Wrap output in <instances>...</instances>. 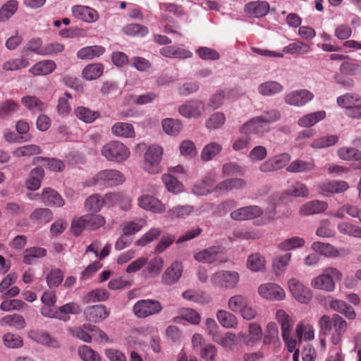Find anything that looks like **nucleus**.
<instances>
[{
    "label": "nucleus",
    "instance_id": "f257e3e1",
    "mask_svg": "<svg viewBox=\"0 0 361 361\" xmlns=\"http://www.w3.org/2000/svg\"><path fill=\"white\" fill-rule=\"evenodd\" d=\"M276 214L273 209L271 211L264 212L263 209L257 205L243 207L231 212L230 216L235 221H247L261 217L258 225L266 224L271 221Z\"/></svg>",
    "mask_w": 361,
    "mask_h": 361
},
{
    "label": "nucleus",
    "instance_id": "f03ea898",
    "mask_svg": "<svg viewBox=\"0 0 361 361\" xmlns=\"http://www.w3.org/2000/svg\"><path fill=\"white\" fill-rule=\"evenodd\" d=\"M342 278L341 272L334 267H328L324 272L314 277L310 282V286L318 290L326 292H333L335 289V282Z\"/></svg>",
    "mask_w": 361,
    "mask_h": 361
},
{
    "label": "nucleus",
    "instance_id": "7ed1b4c3",
    "mask_svg": "<svg viewBox=\"0 0 361 361\" xmlns=\"http://www.w3.org/2000/svg\"><path fill=\"white\" fill-rule=\"evenodd\" d=\"M101 154L109 161L122 163L129 158L130 151L123 142L112 140L102 147Z\"/></svg>",
    "mask_w": 361,
    "mask_h": 361
},
{
    "label": "nucleus",
    "instance_id": "20e7f679",
    "mask_svg": "<svg viewBox=\"0 0 361 361\" xmlns=\"http://www.w3.org/2000/svg\"><path fill=\"white\" fill-rule=\"evenodd\" d=\"M123 174L116 169H105L98 172L94 176L87 180L84 185L87 187L96 185H105L116 186L122 184L125 181Z\"/></svg>",
    "mask_w": 361,
    "mask_h": 361
},
{
    "label": "nucleus",
    "instance_id": "39448f33",
    "mask_svg": "<svg viewBox=\"0 0 361 361\" xmlns=\"http://www.w3.org/2000/svg\"><path fill=\"white\" fill-rule=\"evenodd\" d=\"M227 307L232 312L240 313L246 320H251L257 316V310L250 305L247 297L244 295L231 296L228 300Z\"/></svg>",
    "mask_w": 361,
    "mask_h": 361
},
{
    "label": "nucleus",
    "instance_id": "423d86ee",
    "mask_svg": "<svg viewBox=\"0 0 361 361\" xmlns=\"http://www.w3.org/2000/svg\"><path fill=\"white\" fill-rule=\"evenodd\" d=\"M276 319L281 325V334L288 352L292 353L297 346V340L291 334L293 324L292 317L283 310L276 312Z\"/></svg>",
    "mask_w": 361,
    "mask_h": 361
},
{
    "label": "nucleus",
    "instance_id": "0eeeda50",
    "mask_svg": "<svg viewBox=\"0 0 361 361\" xmlns=\"http://www.w3.org/2000/svg\"><path fill=\"white\" fill-rule=\"evenodd\" d=\"M162 309V305L159 301L152 299H143L137 301L134 304L133 312L137 318L144 319L160 313Z\"/></svg>",
    "mask_w": 361,
    "mask_h": 361
},
{
    "label": "nucleus",
    "instance_id": "6e6552de",
    "mask_svg": "<svg viewBox=\"0 0 361 361\" xmlns=\"http://www.w3.org/2000/svg\"><path fill=\"white\" fill-rule=\"evenodd\" d=\"M163 154L162 148L156 145L149 146L145 153L143 169L152 174L158 173L161 171L160 161Z\"/></svg>",
    "mask_w": 361,
    "mask_h": 361
},
{
    "label": "nucleus",
    "instance_id": "1a4fd4ad",
    "mask_svg": "<svg viewBox=\"0 0 361 361\" xmlns=\"http://www.w3.org/2000/svg\"><path fill=\"white\" fill-rule=\"evenodd\" d=\"M240 279L239 274L235 271H220L211 277V283L220 288H235Z\"/></svg>",
    "mask_w": 361,
    "mask_h": 361
},
{
    "label": "nucleus",
    "instance_id": "9d476101",
    "mask_svg": "<svg viewBox=\"0 0 361 361\" xmlns=\"http://www.w3.org/2000/svg\"><path fill=\"white\" fill-rule=\"evenodd\" d=\"M288 284L290 293L298 302L307 304L312 300L313 296L312 290L305 287L298 279L292 278L288 281Z\"/></svg>",
    "mask_w": 361,
    "mask_h": 361
},
{
    "label": "nucleus",
    "instance_id": "9b49d317",
    "mask_svg": "<svg viewBox=\"0 0 361 361\" xmlns=\"http://www.w3.org/2000/svg\"><path fill=\"white\" fill-rule=\"evenodd\" d=\"M257 291L262 298L268 300L281 301L286 297L284 290L280 286L274 283L260 285Z\"/></svg>",
    "mask_w": 361,
    "mask_h": 361
},
{
    "label": "nucleus",
    "instance_id": "f8f14e48",
    "mask_svg": "<svg viewBox=\"0 0 361 361\" xmlns=\"http://www.w3.org/2000/svg\"><path fill=\"white\" fill-rule=\"evenodd\" d=\"M204 111V103L197 99L189 100L178 107L179 114L188 118H197L202 115Z\"/></svg>",
    "mask_w": 361,
    "mask_h": 361
},
{
    "label": "nucleus",
    "instance_id": "ddd939ff",
    "mask_svg": "<svg viewBox=\"0 0 361 361\" xmlns=\"http://www.w3.org/2000/svg\"><path fill=\"white\" fill-rule=\"evenodd\" d=\"M291 156L288 153L275 155L264 161L259 166V170L263 173L272 172L283 169L290 161Z\"/></svg>",
    "mask_w": 361,
    "mask_h": 361
},
{
    "label": "nucleus",
    "instance_id": "4468645a",
    "mask_svg": "<svg viewBox=\"0 0 361 361\" xmlns=\"http://www.w3.org/2000/svg\"><path fill=\"white\" fill-rule=\"evenodd\" d=\"M223 252L221 246H212L196 252L194 258L199 262L212 264L222 262L220 256Z\"/></svg>",
    "mask_w": 361,
    "mask_h": 361
},
{
    "label": "nucleus",
    "instance_id": "2eb2a0df",
    "mask_svg": "<svg viewBox=\"0 0 361 361\" xmlns=\"http://www.w3.org/2000/svg\"><path fill=\"white\" fill-rule=\"evenodd\" d=\"M313 97L314 94L310 91L307 90H298L286 94L284 102L290 106H302L311 101Z\"/></svg>",
    "mask_w": 361,
    "mask_h": 361
},
{
    "label": "nucleus",
    "instance_id": "dca6fc26",
    "mask_svg": "<svg viewBox=\"0 0 361 361\" xmlns=\"http://www.w3.org/2000/svg\"><path fill=\"white\" fill-rule=\"evenodd\" d=\"M183 267L180 262H173L166 269L161 276V283L166 286L176 283L183 274Z\"/></svg>",
    "mask_w": 361,
    "mask_h": 361
},
{
    "label": "nucleus",
    "instance_id": "f3484780",
    "mask_svg": "<svg viewBox=\"0 0 361 361\" xmlns=\"http://www.w3.org/2000/svg\"><path fill=\"white\" fill-rule=\"evenodd\" d=\"M73 16L85 23H93L98 20L99 13L92 7L82 5H75L72 7Z\"/></svg>",
    "mask_w": 361,
    "mask_h": 361
},
{
    "label": "nucleus",
    "instance_id": "a211bd4d",
    "mask_svg": "<svg viewBox=\"0 0 361 361\" xmlns=\"http://www.w3.org/2000/svg\"><path fill=\"white\" fill-rule=\"evenodd\" d=\"M140 207L154 213H163L166 210L165 205L156 197L149 195H142L137 198Z\"/></svg>",
    "mask_w": 361,
    "mask_h": 361
},
{
    "label": "nucleus",
    "instance_id": "6ab92c4d",
    "mask_svg": "<svg viewBox=\"0 0 361 361\" xmlns=\"http://www.w3.org/2000/svg\"><path fill=\"white\" fill-rule=\"evenodd\" d=\"M266 126L267 124L264 123L263 120L257 116L243 124L240 127L239 131L242 134L262 135L268 131Z\"/></svg>",
    "mask_w": 361,
    "mask_h": 361
},
{
    "label": "nucleus",
    "instance_id": "aec40b11",
    "mask_svg": "<svg viewBox=\"0 0 361 361\" xmlns=\"http://www.w3.org/2000/svg\"><path fill=\"white\" fill-rule=\"evenodd\" d=\"M84 314L87 320L97 323L105 319L109 315V311L104 305H96L87 307Z\"/></svg>",
    "mask_w": 361,
    "mask_h": 361
},
{
    "label": "nucleus",
    "instance_id": "412c9836",
    "mask_svg": "<svg viewBox=\"0 0 361 361\" xmlns=\"http://www.w3.org/2000/svg\"><path fill=\"white\" fill-rule=\"evenodd\" d=\"M41 199L44 204L47 206L61 207L65 204V201L61 195L57 191L50 188L43 189Z\"/></svg>",
    "mask_w": 361,
    "mask_h": 361
},
{
    "label": "nucleus",
    "instance_id": "4be33fe9",
    "mask_svg": "<svg viewBox=\"0 0 361 361\" xmlns=\"http://www.w3.org/2000/svg\"><path fill=\"white\" fill-rule=\"evenodd\" d=\"M159 53L163 56L172 59H185L192 56V53L190 50L175 46L164 47L160 49Z\"/></svg>",
    "mask_w": 361,
    "mask_h": 361
},
{
    "label": "nucleus",
    "instance_id": "5701e85b",
    "mask_svg": "<svg viewBox=\"0 0 361 361\" xmlns=\"http://www.w3.org/2000/svg\"><path fill=\"white\" fill-rule=\"evenodd\" d=\"M28 336L32 341L42 345L55 348L60 346L59 342L56 338H52L48 333L43 331L32 330L29 331Z\"/></svg>",
    "mask_w": 361,
    "mask_h": 361
},
{
    "label": "nucleus",
    "instance_id": "b1692460",
    "mask_svg": "<svg viewBox=\"0 0 361 361\" xmlns=\"http://www.w3.org/2000/svg\"><path fill=\"white\" fill-rule=\"evenodd\" d=\"M56 68L54 61L47 59L36 63L30 68L29 72L34 76L47 75L53 73Z\"/></svg>",
    "mask_w": 361,
    "mask_h": 361
},
{
    "label": "nucleus",
    "instance_id": "393cba45",
    "mask_svg": "<svg viewBox=\"0 0 361 361\" xmlns=\"http://www.w3.org/2000/svg\"><path fill=\"white\" fill-rule=\"evenodd\" d=\"M216 180L213 177L207 176L197 181L192 187V191L197 195H207L214 191Z\"/></svg>",
    "mask_w": 361,
    "mask_h": 361
},
{
    "label": "nucleus",
    "instance_id": "a878e982",
    "mask_svg": "<svg viewBox=\"0 0 361 361\" xmlns=\"http://www.w3.org/2000/svg\"><path fill=\"white\" fill-rule=\"evenodd\" d=\"M295 334L298 338L297 343L302 340L311 341L314 338L313 326L307 321L299 322L295 327Z\"/></svg>",
    "mask_w": 361,
    "mask_h": 361
},
{
    "label": "nucleus",
    "instance_id": "bb28decb",
    "mask_svg": "<svg viewBox=\"0 0 361 361\" xmlns=\"http://www.w3.org/2000/svg\"><path fill=\"white\" fill-rule=\"evenodd\" d=\"M311 249L319 255L326 257H336L340 256L339 250L327 243L320 241L314 242L311 245Z\"/></svg>",
    "mask_w": 361,
    "mask_h": 361
},
{
    "label": "nucleus",
    "instance_id": "cd10ccee",
    "mask_svg": "<svg viewBox=\"0 0 361 361\" xmlns=\"http://www.w3.org/2000/svg\"><path fill=\"white\" fill-rule=\"evenodd\" d=\"M329 307L331 310L343 314L348 319L353 320L356 317L353 307L344 301L332 299L329 302Z\"/></svg>",
    "mask_w": 361,
    "mask_h": 361
},
{
    "label": "nucleus",
    "instance_id": "c85d7f7f",
    "mask_svg": "<svg viewBox=\"0 0 361 361\" xmlns=\"http://www.w3.org/2000/svg\"><path fill=\"white\" fill-rule=\"evenodd\" d=\"M328 207L326 202L312 200L303 204L300 209L301 215H312L324 212Z\"/></svg>",
    "mask_w": 361,
    "mask_h": 361
},
{
    "label": "nucleus",
    "instance_id": "c756f323",
    "mask_svg": "<svg viewBox=\"0 0 361 361\" xmlns=\"http://www.w3.org/2000/svg\"><path fill=\"white\" fill-rule=\"evenodd\" d=\"M82 312L81 306L74 302H68L58 308L57 319L67 322L70 319L69 314H78Z\"/></svg>",
    "mask_w": 361,
    "mask_h": 361
},
{
    "label": "nucleus",
    "instance_id": "7c9ffc66",
    "mask_svg": "<svg viewBox=\"0 0 361 361\" xmlns=\"http://www.w3.org/2000/svg\"><path fill=\"white\" fill-rule=\"evenodd\" d=\"M326 117V111L321 110L307 114L300 117L298 121V125L302 128H310L322 121Z\"/></svg>",
    "mask_w": 361,
    "mask_h": 361
},
{
    "label": "nucleus",
    "instance_id": "2f4dec72",
    "mask_svg": "<svg viewBox=\"0 0 361 361\" xmlns=\"http://www.w3.org/2000/svg\"><path fill=\"white\" fill-rule=\"evenodd\" d=\"M22 104L32 113L46 110L47 104L35 96H25L21 99Z\"/></svg>",
    "mask_w": 361,
    "mask_h": 361
},
{
    "label": "nucleus",
    "instance_id": "473e14b6",
    "mask_svg": "<svg viewBox=\"0 0 361 361\" xmlns=\"http://www.w3.org/2000/svg\"><path fill=\"white\" fill-rule=\"evenodd\" d=\"M292 254L286 252L276 256L273 259V269L276 276L282 275L287 269L291 260Z\"/></svg>",
    "mask_w": 361,
    "mask_h": 361
},
{
    "label": "nucleus",
    "instance_id": "72a5a7b5",
    "mask_svg": "<svg viewBox=\"0 0 361 361\" xmlns=\"http://www.w3.org/2000/svg\"><path fill=\"white\" fill-rule=\"evenodd\" d=\"M111 133L116 137L131 138L135 137L133 126L128 123L117 122L111 127Z\"/></svg>",
    "mask_w": 361,
    "mask_h": 361
},
{
    "label": "nucleus",
    "instance_id": "f704fd0d",
    "mask_svg": "<svg viewBox=\"0 0 361 361\" xmlns=\"http://www.w3.org/2000/svg\"><path fill=\"white\" fill-rule=\"evenodd\" d=\"M312 51L310 44L301 40H296L289 44L283 49V51L286 54L292 55L306 54Z\"/></svg>",
    "mask_w": 361,
    "mask_h": 361
},
{
    "label": "nucleus",
    "instance_id": "c9c22d12",
    "mask_svg": "<svg viewBox=\"0 0 361 361\" xmlns=\"http://www.w3.org/2000/svg\"><path fill=\"white\" fill-rule=\"evenodd\" d=\"M216 319L219 324L226 329H233L238 326L237 317L229 311L225 310H218Z\"/></svg>",
    "mask_w": 361,
    "mask_h": 361
},
{
    "label": "nucleus",
    "instance_id": "e433bc0d",
    "mask_svg": "<svg viewBox=\"0 0 361 361\" xmlns=\"http://www.w3.org/2000/svg\"><path fill=\"white\" fill-rule=\"evenodd\" d=\"M30 220L38 225L45 224L53 219V213L48 208H37L30 215Z\"/></svg>",
    "mask_w": 361,
    "mask_h": 361
},
{
    "label": "nucleus",
    "instance_id": "4c0bfd02",
    "mask_svg": "<svg viewBox=\"0 0 361 361\" xmlns=\"http://www.w3.org/2000/svg\"><path fill=\"white\" fill-rule=\"evenodd\" d=\"M338 142L336 135L326 134L314 139L310 144V147L314 149L328 148L335 145Z\"/></svg>",
    "mask_w": 361,
    "mask_h": 361
},
{
    "label": "nucleus",
    "instance_id": "58836bf2",
    "mask_svg": "<svg viewBox=\"0 0 361 361\" xmlns=\"http://www.w3.org/2000/svg\"><path fill=\"white\" fill-rule=\"evenodd\" d=\"M105 49L99 45L85 47L77 52V57L82 60H92L103 54Z\"/></svg>",
    "mask_w": 361,
    "mask_h": 361
},
{
    "label": "nucleus",
    "instance_id": "ea45409f",
    "mask_svg": "<svg viewBox=\"0 0 361 361\" xmlns=\"http://www.w3.org/2000/svg\"><path fill=\"white\" fill-rule=\"evenodd\" d=\"M283 90V86L274 80H269L261 83L258 87V92L263 96H273L281 92Z\"/></svg>",
    "mask_w": 361,
    "mask_h": 361
},
{
    "label": "nucleus",
    "instance_id": "a19ab883",
    "mask_svg": "<svg viewBox=\"0 0 361 361\" xmlns=\"http://www.w3.org/2000/svg\"><path fill=\"white\" fill-rule=\"evenodd\" d=\"M246 11L256 18L266 16L269 11V4L267 1L251 2L246 5Z\"/></svg>",
    "mask_w": 361,
    "mask_h": 361
},
{
    "label": "nucleus",
    "instance_id": "79ce46f5",
    "mask_svg": "<svg viewBox=\"0 0 361 361\" xmlns=\"http://www.w3.org/2000/svg\"><path fill=\"white\" fill-rule=\"evenodd\" d=\"M42 153L41 147L35 144H28L16 148L13 154L17 158L30 157Z\"/></svg>",
    "mask_w": 361,
    "mask_h": 361
},
{
    "label": "nucleus",
    "instance_id": "37998d69",
    "mask_svg": "<svg viewBox=\"0 0 361 361\" xmlns=\"http://www.w3.org/2000/svg\"><path fill=\"white\" fill-rule=\"evenodd\" d=\"M103 72L104 66L102 63H91L83 68L82 75L86 80L91 81L99 78Z\"/></svg>",
    "mask_w": 361,
    "mask_h": 361
},
{
    "label": "nucleus",
    "instance_id": "c03bdc74",
    "mask_svg": "<svg viewBox=\"0 0 361 361\" xmlns=\"http://www.w3.org/2000/svg\"><path fill=\"white\" fill-rule=\"evenodd\" d=\"M319 187L322 191L326 192L341 193L348 188V185L343 180H331L322 183Z\"/></svg>",
    "mask_w": 361,
    "mask_h": 361
},
{
    "label": "nucleus",
    "instance_id": "a18cd8bd",
    "mask_svg": "<svg viewBox=\"0 0 361 361\" xmlns=\"http://www.w3.org/2000/svg\"><path fill=\"white\" fill-rule=\"evenodd\" d=\"M47 250L42 247H32L25 250L23 262L26 264L35 263L37 259L45 257Z\"/></svg>",
    "mask_w": 361,
    "mask_h": 361
},
{
    "label": "nucleus",
    "instance_id": "49530a36",
    "mask_svg": "<svg viewBox=\"0 0 361 361\" xmlns=\"http://www.w3.org/2000/svg\"><path fill=\"white\" fill-rule=\"evenodd\" d=\"M75 116L80 121L91 123L100 116L99 111H92L84 106H78L75 109Z\"/></svg>",
    "mask_w": 361,
    "mask_h": 361
},
{
    "label": "nucleus",
    "instance_id": "de8ad7c7",
    "mask_svg": "<svg viewBox=\"0 0 361 361\" xmlns=\"http://www.w3.org/2000/svg\"><path fill=\"white\" fill-rule=\"evenodd\" d=\"M314 164L313 161H305L297 159L292 161L286 166L287 171L290 173H304L313 170Z\"/></svg>",
    "mask_w": 361,
    "mask_h": 361
},
{
    "label": "nucleus",
    "instance_id": "09e8293b",
    "mask_svg": "<svg viewBox=\"0 0 361 361\" xmlns=\"http://www.w3.org/2000/svg\"><path fill=\"white\" fill-rule=\"evenodd\" d=\"M222 150V147L216 142H211L206 145L201 152V159L209 161L213 159Z\"/></svg>",
    "mask_w": 361,
    "mask_h": 361
},
{
    "label": "nucleus",
    "instance_id": "8fccbe9b",
    "mask_svg": "<svg viewBox=\"0 0 361 361\" xmlns=\"http://www.w3.org/2000/svg\"><path fill=\"white\" fill-rule=\"evenodd\" d=\"M161 126L165 133L174 136L178 135L182 128L180 121L178 119L171 118L163 119L161 121Z\"/></svg>",
    "mask_w": 361,
    "mask_h": 361
},
{
    "label": "nucleus",
    "instance_id": "3c124183",
    "mask_svg": "<svg viewBox=\"0 0 361 361\" xmlns=\"http://www.w3.org/2000/svg\"><path fill=\"white\" fill-rule=\"evenodd\" d=\"M337 228L340 233L350 237L361 238V227L349 222H341Z\"/></svg>",
    "mask_w": 361,
    "mask_h": 361
},
{
    "label": "nucleus",
    "instance_id": "603ef678",
    "mask_svg": "<svg viewBox=\"0 0 361 361\" xmlns=\"http://www.w3.org/2000/svg\"><path fill=\"white\" fill-rule=\"evenodd\" d=\"M194 208L190 205H177L167 212L166 217L170 219L185 218L193 212Z\"/></svg>",
    "mask_w": 361,
    "mask_h": 361
},
{
    "label": "nucleus",
    "instance_id": "864d4df0",
    "mask_svg": "<svg viewBox=\"0 0 361 361\" xmlns=\"http://www.w3.org/2000/svg\"><path fill=\"white\" fill-rule=\"evenodd\" d=\"M183 297L185 300L200 304H207L211 301V298L204 291L188 290L183 293Z\"/></svg>",
    "mask_w": 361,
    "mask_h": 361
},
{
    "label": "nucleus",
    "instance_id": "5fc2aeb1",
    "mask_svg": "<svg viewBox=\"0 0 361 361\" xmlns=\"http://www.w3.org/2000/svg\"><path fill=\"white\" fill-rule=\"evenodd\" d=\"M359 101H361V97L353 93H345L336 99L338 105L344 108L345 111L353 108Z\"/></svg>",
    "mask_w": 361,
    "mask_h": 361
},
{
    "label": "nucleus",
    "instance_id": "6e6d98bb",
    "mask_svg": "<svg viewBox=\"0 0 361 361\" xmlns=\"http://www.w3.org/2000/svg\"><path fill=\"white\" fill-rule=\"evenodd\" d=\"M265 259L259 253H254L248 256L247 267L252 271H259L265 267Z\"/></svg>",
    "mask_w": 361,
    "mask_h": 361
},
{
    "label": "nucleus",
    "instance_id": "4d7b16f0",
    "mask_svg": "<svg viewBox=\"0 0 361 361\" xmlns=\"http://www.w3.org/2000/svg\"><path fill=\"white\" fill-rule=\"evenodd\" d=\"M29 61L25 58H15L11 59L2 65V68L5 71H16L27 67Z\"/></svg>",
    "mask_w": 361,
    "mask_h": 361
},
{
    "label": "nucleus",
    "instance_id": "13d9d810",
    "mask_svg": "<svg viewBox=\"0 0 361 361\" xmlns=\"http://www.w3.org/2000/svg\"><path fill=\"white\" fill-rule=\"evenodd\" d=\"M305 241L302 238L294 236L287 238L279 244L278 247L281 251H289L302 247L305 245Z\"/></svg>",
    "mask_w": 361,
    "mask_h": 361
},
{
    "label": "nucleus",
    "instance_id": "bf43d9fd",
    "mask_svg": "<svg viewBox=\"0 0 361 361\" xmlns=\"http://www.w3.org/2000/svg\"><path fill=\"white\" fill-rule=\"evenodd\" d=\"M109 297V293L106 289L97 288L88 293L83 299L86 303L102 302L106 300Z\"/></svg>",
    "mask_w": 361,
    "mask_h": 361
},
{
    "label": "nucleus",
    "instance_id": "052dcab7",
    "mask_svg": "<svg viewBox=\"0 0 361 361\" xmlns=\"http://www.w3.org/2000/svg\"><path fill=\"white\" fill-rule=\"evenodd\" d=\"M0 323L1 325H8L18 329H23L26 326L23 317L16 314L7 315L3 317L1 319Z\"/></svg>",
    "mask_w": 361,
    "mask_h": 361
},
{
    "label": "nucleus",
    "instance_id": "680f3d73",
    "mask_svg": "<svg viewBox=\"0 0 361 361\" xmlns=\"http://www.w3.org/2000/svg\"><path fill=\"white\" fill-rule=\"evenodd\" d=\"M18 9V2L9 0L0 8V22H6L11 18Z\"/></svg>",
    "mask_w": 361,
    "mask_h": 361
},
{
    "label": "nucleus",
    "instance_id": "e2e57ef3",
    "mask_svg": "<svg viewBox=\"0 0 361 361\" xmlns=\"http://www.w3.org/2000/svg\"><path fill=\"white\" fill-rule=\"evenodd\" d=\"M338 157L345 161H356L361 158V152L353 147H343L338 150Z\"/></svg>",
    "mask_w": 361,
    "mask_h": 361
},
{
    "label": "nucleus",
    "instance_id": "0e129e2a",
    "mask_svg": "<svg viewBox=\"0 0 361 361\" xmlns=\"http://www.w3.org/2000/svg\"><path fill=\"white\" fill-rule=\"evenodd\" d=\"M161 233V230L160 228H152L135 242V245L140 247L145 246L158 238Z\"/></svg>",
    "mask_w": 361,
    "mask_h": 361
},
{
    "label": "nucleus",
    "instance_id": "69168bd1",
    "mask_svg": "<svg viewBox=\"0 0 361 361\" xmlns=\"http://www.w3.org/2000/svg\"><path fill=\"white\" fill-rule=\"evenodd\" d=\"M104 206V200L99 195L94 194L88 197L85 202V208L87 211L99 212Z\"/></svg>",
    "mask_w": 361,
    "mask_h": 361
},
{
    "label": "nucleus",
    "instance_id": "338daca9",
    "mask_svg": "<svg viewBox=\"0 0 361 361\" xmlns=\"http://www.w3.org/2000/svg\"><path fill=\"white\" fill-rule=\"evenodd\" d=\"M78 354L83 361H101L99 353L88 345L80 346L78 348Z\"/></svg>",
    "mask_w": 361,
    "mask_h": 361
},
{
    "label": "nucleus",
    "instance_id": "774afa93",
    "mask_svg": "<svg viewBox=\"0 0 361 361\" xmlns=\"http://www.w3.org/2000/svg\"><path fill=\"white\" fill-rule=\"evenodd\" d=\"M162 180L169 192L177 194L182 191L181 183L173 176L164 174Z\"/></svg>",
    "mask_w": 361,
    "mask_h": 361
}]
</instances>
